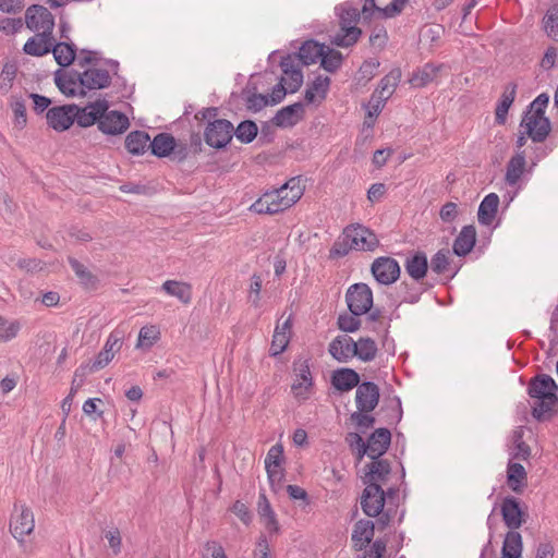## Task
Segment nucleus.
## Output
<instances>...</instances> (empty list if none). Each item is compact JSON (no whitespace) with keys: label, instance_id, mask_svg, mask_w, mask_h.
Returning <instances> with one entry per match:
<instances>
[{"label":"nucleus","instance_id":"nucleus-21","mask_svg":"<svg viewBox=\"0 0 558 558\" xmlns=\"http://www.w3.org/2000/svg\"><path fill=\"white\" fill-rule=\"evenodd\" d=\"M355 341L347 336H337L328 345L329 354L340 363H347L355 356Z\"/></svg>","mask_w":558,"mask_h":558},{"label":"nucleus","instance_id":"nucleus-10","mask_svg":"<svg viewBox=\"0 0 558 558\" xmlns=\"http://www.w3.org/2000/svg\"><path fill=\"white\" fill-rule=\"evenodd\" d=\"M343 235L356 251H374L379 245L377 235L368 228L356 225L344 229Z\"/></svg>","mask_w":558,"mask_h":558},{"label":"nucleus","instance_id":"nucleus-49","mask_svg":"<svg viewBox=\"0 0 558 558\" xmlns=\"http://www.w3.org/2000/svg\"><path fill=\"white\" fill-rule=\"evenodd\" d=\"M21 330V324L17 320L8 322L0 316V343L14 339Z\"/></svg>","mask_w":558,"mask_h":558},{"label":"nucleus","instance_id":"nucleus-6","mask_svg":"<svg viewBox=\"0 0 558 558\" xmlns=\"http://www.w3.org/2000/svg\"><path fill=\"white\" fill-rule=\"evenodd\" d=\"M53 28L54 25H48L41 27V32L37 33L35 36L40 40L45 46L52 48L50 52L53 53L56 62L62 66L66 68L71 65L75 58L77 48L73 43L68 41H59L56 43L53 37Z\"/></svg>","mask_w":558,"mask_h":558},{"label":"nucleus","instance_id":"nucleus-16","mask_svg":"<svg viewBox=\"0 0 558 558\" xmlns=\"http://www.w3.org/2000/svg\"><path fill=\"white\" fill-rule=\"evenodd\" d=\"M501 515L506 526L510 531H515L525 522L526 513L522 510L518 498L507 496L501 504Z\"/></svg>","mask_w":558,"mask_h":558},{"label":"nucleus","instance_id":"nucleus-26","mask_svg":"<svg viewBox=\"0 0 558 558\" xmlns=\"http://www.w3.org/2000/svg\"><path fill=\"white\" fill-rule=\"evenodd\" d=\"M375 533V522L371 520L361 519L359 520L353 527L352 532V542L354 543V548L356 550H362L368 545L374 537Z\"/></svg>","mask_w":558,"mask_h":558},{"label":"nucleus","instance_id":"nucleus-23","mask_svg":"<svg viewBox=\"0 0 558 558\" xmlns=\"http://www.w3.org/2000/svg\"><path fill=\"white\" fill-rule=\"evenodd\" d=\"M428 266L427 255L423 251H415L404 262L405 271L416 282L426 277Z\"/></svg>","mask_w":558,"mask_h":558},{"label":"nucleus","instance_id":"nucleus-27","mask_svg":"<svg viewBox=\"0 0 558 558\" xmlns=\"http://www.w3.org/2000/svg\"><path fill=\"white\" fill-rule=\"evenodd\" d=\"M517 88L518 85L513 82H510L505 86L495 109V121L497 124L502 125L506 123L508 111L515 99Z\"/></svg>","mask_w":558,"mask_h":558},{"label":"nucleus","instance_id":"nucleus-55","mask_svg":"<svg viewBox=\"0 0 558 558\" xmlns=\"http://www.w3.org/2000/svg\"><path fill=\"white\" fill-rule=\"evenodd\" d=\"M379 66V62L375 59L365 60L359 69V83L364 82L366 84L369 82L375 75L376 70Z\"/></svg>","mask_w":558,"mask_h":558},{"label":"nucleus","instance_id":"nucleus-32","mask_svg":"<svg viewBox=\"0 0 558 558\" xmlns=\"http://www.w3.org/2000/svg\"><path fill=\"white\" fill-rule=\"evenodd\" d=\"M324 48H326V45L319 44L315 39H308L302 44L295 57L300 59L303 65H311L320 59Z\"/></svg>","mask_w":558,"mask_h":558},{"label":"nucleus","instance_id":"nucleus-31","mask_svg":"<svg viewBox=\"0 0 558 558\" xmlns=\"http://www.w3.org/2000/svg\"><path fill=\"white\" fill-rule=\"evenodd\" d=\"M498 206L499 196L496 193L486 195L478 206V222L483 226H490L496 217Z\"/></svg>","mask_w":558,"mask_h":558},{"label":"nucleus","instance_id":"nucleus-13","mask_svg":"<svg viewBox=\"0 0 558 558\" xmlns=\"http://www.w3.org/2000/svg\"><path fill=\"white\" fill-rule=\"evenodd\" d=\"M74 109H76L75 104L48 109L46 113L48 125L57 132L69 130L75 122Z\"/></svg>","mask_w":558,"mask_h":558},{"label":"nucleus","instance_id":"nucleus-60","mask_svg":"<svg viewBox=\"0 0 558 558\" xmlns=\"http://www.w3.org/2000/svg\"><path fill=\"white\" fill-rule=\"evenodd\" d=\"M203 558H228L223 547L216 541L207 542L204 546Z\"/></svg>","mask_w":558,"mask_h":558},{"label":"nucleus","instance_id":"nucleus-62","mask_svg":"<svg viewBox=\"0 0 558 558\" xmlns=\"http://www.w3.org/2000/svg\"><path fill=\"white\" fill-rule=\"evenodd\" d=\"M23 27L21 17H4L0 21V31L10 35L17 33Z\"/></svg>","mask_w":558,"mask_h":558},{"label":"nucleus","instance_id":"nucleus-40","mask_svg":"<svg viewBox=\"0 0 558 558\" xmlns=\"http://www.w3.org/2000/svg\"><path fill=\"white\" fill-rule=\"evenodd\" d=\"M258 135V126L253 120L241 121L236 128H234L233 136L242 144L252 143Z\"/></svg>","mask_w":558,"mask_h":558},{"label":"nucleus","instance_id":"nucleus-5","mask_svg":"<svg viewBox=\"0 0 558 558\" xmlns=\"http://www.w3.org/2000/svg\"><path fill=\"white\" fill-rule=\"evenodd\" d=\"M336 10L339 11L340 32L331 38V44L342 48L351 47L362 35V29L356 26L360 19H363L362 10L352 7L349 2L342 3Z\"/></svg>","mask_w":558,"mask_h":558},{"label":"nucleus","instance_id":"nucleus-25","mask_svg":"<svg viewBox=\"0 0 558 558\" xmlns=\"http://www.w3.org/2000/svg\"><path fill=\"white\" fill-rule=\"evenodd\" d=\"M371 446V459L384 456L391 444V432L386 427L375 429L367 438Z\"/></svg>","mask_w":558,"mask_h":558},{"label":"nucleus","instance_id":"nucleus-42","mask_svg":"<svg viewBox=\"0 0 558 558\" xmlns=\"http://www.w3.org/2000/svg\"><path fill=\"white\" fill-rule=\"evenodd\" d=\"M10 107L14 113V125L22 130L27 124L26 105L21 96H11Z\"/></svg>","mask_w":558,"mask_h":558},{"label":"nucleus","instance_id":"nucleus-61","mask_svg":"<svg viewBox=\"0 0 558 558\" xmlns=\"http://www.w3.org/2000/svg\"><path fill=\"white\" fill-rule=\"evenodd\" d=\"M388 40L387 31L384 26L375 27L369 36L372 47L383 49Z\"/></svg>","mask_w":558,"mask_h":558},{"label":"nucleus","instance_id":"nucleus-17","mask_svg":"<svg viewBox=\"0 0 558 558\" xmlns=\"http://www.w3.org/2000/svg\"><path fill=\"white\" fill-rule=\"evenodd\" d=\"M111 76L108 70L88 68L83 71L82 87L85 96L89 90L105 89L111 85Z\"/></svg>","mask_w":558,"mask_h":558},{"label":"nucleus","instance_id":"nucleus-46","mask_svg":"<svg viewBox=\"0 0 558 558\" xmlns=\"http://www.w3.org/2000/svg\"><path fill=\"white\" fill-rule=\"evenodd\" d=\"M290 340V336L279 330V326L276 327L272 341L269 349L270 356H278L281 354L288 347Z\"/></svg>","mask_w":558,"mask_h":558},{"label":"nucleus","instance_id":"nucleus-57","mask_svg":"<svg viewBox=\"0 0 558 558\" xmlns=\"http://www.w3.org/2000/svg\"><path fill=\"white\" fill-rule=\"evenodd\" d=\"M157 339H158V331L156 330V328L154 326H150V327L145 326V327L141 328V330H140L137 347H140V345L150 347L151 344H154V342Z\"/></svg>","mask_w":558,"mask_h":558},{"label":"nucleus","instance_id":"nucleus-43","mask_svg":"<svg viewBox=\"0 0 558 558\" xmlns=\"http://www.w3.org/2000/svg\"><path fill=\"white\" fill-rule=\"evenodd\" d=\"M438 70L439 69L434 64L426 63L422 69H418L415 73H413L410 82L414 86H425L435 80Z\"/></svg>","mask_w":558,"mask_h":558},{"label":"nucleus","instance_id":"nucleus-45","mask_svg":"<svg viewBox=\"0 0 558 558\" xmlns=\"http://www.w3.org/2000/svg\"><path fill=\"white\" fill-rule=\"evenodd\" d=\"M398 293L401 302L414 304L418 302L422 291L414 283L402 281L398 287Z\"/></svg>","mask_w":558,"mask_h":558},{"label":"nucleus","instance_id":"nucleus-19","mask_svg":"<svg viewBox=\"0 0 558 558\" xmlns=\"http://www.w3.org/2000/svg\"><path fill=\"white\" fill-rule=\"evenodd\" d=\"M25 23L31 31L39 32L41 27L54 25V16L44 5L32 4L26 9Z\"/></svg>","mask_w":558,"mask_h":558},{"label":"nucleus","instance_id":"nucleus-8","mask_svg":"<svg viewBox=\"0 0 558 558\" xmlns=\"http://www.w3.org/2000/svg\"><path fill=\"white\" fill-rule=\"evenodd\" d=\"M345 302L350 313L364 315L373 307V292L366 283H354L347 290Z\"/></svg>","mask_w":558,"mask_h":558},{"label":"nucleus","instance_id":"nucleus-39","mask_svg":"<svg viewBox=\"0 0 558 558\" xmlns=\"http://www.w3.org/2000/svg\"><path fill=\"white\" fill-rule=\"evenodd\" d=\"M343 59L344 58L339 50L326 46V48H324L323 56L319 59L320 66L329 73H335L341 68Z\"/></svg>","mask_w":558,"mask_h":558},{"label":"nucleus","instance_id":"nucleus-47","mask_svg":"<svg viewBox=\"0 0 558 558\" xmlns=\"http://www.w3.org/2000/svg\"><path fill=\"white\" fill-rule=\"evenodd\" d=\"M360 316L352 313H342L338 316L337 326L341 331L355 332L361 327Z\"/></svg>","mask_w":558,"mask_h":558},{"label":"nucleus","instance_id":"nucleus-3","mask_svg":"<svg viewBox=\"0 0 558 558\" xmlns=\"http://www.w3.org/2000/svg\"><path fill=\"white\" fill-rule=\"evenodd\" d=\"M300 178H291L279 189L265 192L250 210L255 214L275 215L293 206L303 195Z\"/></svg>","mask_w":558,"mask_h":558},{"label":"nucleus","instance_id":"nucleus-4","mask_svg":"<svg viewBox=\"0 0 558 558\" xmlns=\"http://www.w3.org/2000/svg\"><path fill=\"white\" fill-rule=\"evenodd\" d=\"M548 104V94L542 93L523 112L520 128L525 129V134L534 143H543L551 132V122L549 118L545 116Z\"/></svg>","mask_w":558,"mask_h":558},{"label":"nucleus","instance_id":"nucleus-7","mask_svg":"<svg viewBox=\"0 0 558 558\" xmlns=\"http://www.w3.org/2000/svg\"><path fill=\"white\" fill-rule=\"evenodd\" d=\"M234 133L233 124L227 119H215L208 121L204 129L205 143L217 150L226 148L232 141Z\"/></svg>","mask_w":558,"mask_h":558},{"label":"nucleus","instance_id":"nucleus-48","mask_svg":"<svg viewBox=\"0 0 558 558\" xmlns=\"http://www.w3.org/2000/svg\"><path fill=\"white\" fill-rule=\"evenodd\" d=\"M371 412L356 410L350 415V421L355 424L356 428L361 433H365L366 429L372 428L375 425V417L369 414Z\"/></svg>","mask_w":558,"mask_h":558},{"label":"nucleus","instance_id":"nucleus-12","mask_svg":"<svg viewBox=\"0 0 558 558\" xmlns=\"http://www.w3.org/2000/svg\"><path fill=\"white\" fill-rule=\"evenodd\" d=\"M293 371L296 376V380L291 387L294 397L299 400H306L308 398V391L314 384L310 369V359L295 360L293 362Z\"/></svg>","mask_w":558,"mask_h":558},{"label":"nucleus","instance_id":"nucleus-30","mask_svg":"<svg viewBox=\"0 0 558 558\" xmlns=\"http://www.w3.org/2000/svg\"><path fill=\"white\" fill-rule=\"evenodd\" d=\"M68 262L77 277L80 284L88 291H94L98 288L99 279L96 275L87 269V267L82 264L76 258L69 256Z\"/></svg>","mask_w":558,"mask_h":558},{"label":"nucleus","instance_id":"nucleus-53","mask_svg":"<svg viewBox=\"0 0 558 558\" xmlns=\"http://www.w3.org/2000/svg\"><path fill=\"white\" fill-rule=\"evenodd\" d=\"M408 2L409 0H392L385 8H379L376 5V8H374V12H379L384 19H391L399 15Z\"/></svg>","mask_w":558,"mask_h":558},{"label":"nucleus","instance_id":"nucleus-15","mask_svg":"<svg viewBox=\"0 0 558 558\" xmlns=\"http://www.w3.org/2000/svg\"><path fill=\"white\" fill-rule=\"evenodd\" d=\"M380 399V389L373 381H362L356 387L355 404L361 411L372 412L378 405Z\"/></svg>","mask_w":558,"mask_h":558},{"label":"nucleus","instance_id":"nucleus-54","mask_svg":"<svg viewBox=\"0 0 558 558\" xmlns=\"http://www.w3.org/2000/svg\"><path fill=\"white\" fill-rule=\"evenodd\" d=\"M268 105H270L268 95L252 93L245 98L246 109L253 112H258Z\"/></svg>","mask_w":558,"mask_h":558},{"label":"nucleus","instance_id":"nucleus-52","mask_svg":"<svg viewBox=\"0 0 558 558\" xmlns=\"http://www.w3.org/2000/svg\"><path fill=\"white\" fill-rule=\"evenodd\" d=\"M450 265L449 262V251L448 250H439L430 260V269L433 272L437 275L444 274Z\"/></svg>","mask_w":558,"mask_h":558},{"label":"nucleus","instance_id":"nucleus-29","mask_svg":"<svg viewBox=\"0 0 558 558\" xmlns=\"http://www.w3.org/2000/svg\"><path fill=\"white\" fill-rule=\"evenodd\" d=\"M177 148V141L170 133H158L149 142V149L151 155L158 158L169 157Z\"/></svg>","mask_w":558,"mask_h":558},{"label":"nucleus","instance_id":"nucleus-24","mask_svg":"<svg viewBox=\"0 0 558 558\" xmlns=\"http://www.w3.org/2000/svg\"><path fill=\"white\" fill-rule=\"evenodd\" d=\"M476 229L473 225L464 226L453 241L452 252L459 257H464L475 246Z\"/></svg>","mask_w":558,"mask_h":558},{"label":"nucleus","instance_id":"nucleus-33","mask_svg":"<svg viewBox=\"0 0 558 558\" xmlns=\"http://www.w3.org/2000/svg\"><path fill=\"white\" fill-rule=\"evenodd\" d=\"M401 78V71L400 69H393L391 70L387 75H385L379 84L378 87L375 89V92L372 95V99L375 98L381 99V100H388L390 96L392 95L395 87L399 84Z\"/></svg>","mask_w":558,"mask_h":558},{"label":"nucleus","instance_id":"nucleus-63","mask_svg":"<svg viewBox=\"0 0 558 558\" xmlns=\"http://www.w3.org/2000/svg\"><path fill=\"white\" fill-rule=\"evenodd\" d=\"M330 77L317 75L313 83L308 85L315 93H318L322 99L326 98L330 85Z\"/></svg>","mask_w":558,"mask_h":558},{"label":"nucleus","instance_id":"nucleus-22","mask_svg":"<svg viewBox=\"0 0 558 558\" xmlns=\"http://www.w3.org/2000/svg\"><path fill=\"white\" fill-rule=\"evenodd\" d=\"M330 381L336 390L348 392L360 385L361 377L355 369L341 367L332 372Z\"/></svg>","mask_w":558,"mask_h":558},{"label":"nucleus","instance_id":"nucleus-1","mask_svg":"<svg viewBox=\"0 0 558 558\" xmlns=\"http://www.w3.org/2000/svg\"><path fill=\"white\" fill-rule=\"evenodd\" d=\"M365 465V474L362 478L366 487L361 495V508L365 515H375L385 506L384 489L379 482H385L391 472L390 462L386 459H372Z\"/></svg>","mask_w":558,"mask_h":558},{"label":"nucleus","instance_id":"nucleus-35","mask_svg":"<svg viewBox=\"0 0 558 558\" xmlns=\"http://www.w3.org/2000/svg\"><path fill=\"white\" fill-rule=\"evenodd\" d=\"M522 536L517 531H509L505 535L501 557L502 558H521L522 554Z\"/></svg>","mask_w":558,"mask_h":558},{"label":"nucleus","instance_id":"nucleus-20","mask_svg":"<svg viewBox=\"0 0 558 558\" xmlns=\"http://www.w3.org/2000/svg\"><path fill=\"white\" fill-rule=\"evenodd\" d=\"M304 105L301 101L286 106L277 111L271 123L278 128H292L303 119Z\"/></svg>","mask_w":558,"mask_h":558},{"label":"nucleus","instance_id":"nucleus-59","mask_svg":"<svg viewBox=\"0 0 558 558\" xmlns=\"http://www.w3.org/2000/svg\"><path fill=\"white\" fill-rule=\"evenodd\" d=\"M262 277L257 274H254L252 277H251V284H250V300L252 302V304L255 306V307H258L259 306V300H260V290H262Z\"/></svg>","mask_w":558,"mask_h":558},{"label":"nucleus","instance_id":"nucleus-18","mask_svg":"<svg viewBox=\"0 0 558 558\" xmlns=\"http://www.w3.org/2000/svg\"><path fill=\"white\" fill-rule=\"evenodd\" d=\"M35 521L34 514L26 506L21 507V512L12 517L10 523L11 534L19 542H23L24 536L31 534L34 531Z\"/></svg>","mask_w":558,"mask_h":558},{"label":"nucleus","instance_id":"nucleus-2","mask_svg":"<svg viewBox=\"0 0 558 558\" xmlns=\"http://www.w3.org/2000/svg\"><path fill=\"white\" fill-rule=\"evenodd\" d=\"M558 385L547 374H539L530 379L527 395L534 400L532 416L538 422L551 420L558 412Z\"/></svg>","mask_w":558,"mask_h":558},{"label":"nucleus","instance_id":"nucleus-14","mask_svg":"<svg viewBox=\"0 0 558 558\" xmlns=\"http://www.w3.org/2000/svg\"><path fill=\"white\" fill-rule=\"evenodd\" d=\"M130 128L129 118L121 111L109 110L101 116L98 130L111 136L123 134Z\"/></svg>","mask_w":558,"mask_h":558},{"label":"nucleus","instance_id":"nucleus-38","mask_svg":"<svg viewBox=\"0 0 558 558\" xmlns=\"http://www.w3.org/2000/svg\"><path fill=\"white\" fill-rule=\"evenodd\" d=\"M354 353L355 356L363 362H371L377 355V344L374 339L369 337H362L355 341Z\"/></svg>","mask_w":558,"mask_h":558},{"label":"nucleus","instance_id":"nucleus-50","mask_svg":"<svg viewBox=\"0 0 558 558\" xmlns=\"http://www.w3.org/2000/svg\"><path fill=\"white\" fill-rule=\"evenodd\" d=\"M52 48L45 46L36 36L28 38L24 44L23 51L33 57H43L50 53Z\"/></svg>","mask_w":558,"mask_h":558},{"label":"nucleus","instance_id":"nucleus-11","mask_svg":"<svg viewBox=\"0 0 558 558\" xmlns=\"http://www.w3.org/2000/svg\"><path fill=\"white\" fill-rule=\"evenodd\" d=\"M371 271L378 283L389 286L399 279L401 268L395 258L381 256L373 262Z\"/></svg>","mask_w":558,"mask_h":558},{"label":"nucleus","instance_id":"nucleus-37","mask_svg":"<svg viewBox=\"0 0 558 558\" xmlns=\"http://www.w3.org/2000/svg\"><path fill=\"white\" fill-rule=\"evenodd\" d=\"M525 168L524 153H518L507 163L506 182L509 185H515L523 174Z\"/></svg>","mask_w":558,"mask_h":558},{"label":"nucleus","instance_id":"nucleus-34","mask_svg":"<svg viewBox=\"0 0 558 558\" xmlns=\"http://www.w3.org/2000/svg\"><path fill=\"white\" fill-rule=\"evenodd\" d=\"M150 137L145 131H132L125 137L126 150L135 156H141L149 149Z\"/></svg>","mask_w":558,"mask_h":558},{"label":"nucleus","instance_id":"nucleus-64","mask_svg":"<svg viewBox=\"0 0 558 558\" xmlns=\"http://www.w3.org/2000/svg\"><path fill=\"white\" fill-rule=\"evenodd\" d=\"M545 31L555 40H558V10L546 15Z\"/></svg>","mask_w":558,"mask_h":558},{"label":"nucleus","instance_id":"nucleus-41","mask_svg":"<svg viewBox=\"0 0 558 558\" xmlns=\"http://www.w3.org/2000/svg\"><path fill=\"white\" fill-rule=\"evenodd\" d=\"M54 83L59 90L66 97H85V92L81 89L75 81L62 76V70L59 69L54 72Z\"/></svg>","mask_w":558,"mask_h":558},{"label":"nucleus","instance_id":"nucleus-56","mask_svg":"<svg viewBox=\"0 0 558 558\" xmlns=\"http://www.w3.org/2000/svg\"><path fill=\"white\" fill-rule=\"evenodd\" d=\"M353 247L350 245L349 239H345V235L343 236V240L336 241L331 248L329 250V258L330 259H337L345 256Z\"/></svg>","mask_w":558,"mask_h":558},{"label":"nucleus","instance_id":"nucleus-51","mask_svg":"<svg viewBox=\"0 0 558 558\" xmlns=\"http://www.w3.org/2000/svg\"><path fill=\"white\" fill-rule=\"evenodd\" d=\"M284 461L283 447L281 444L274 445L265 458V468H281Z\"/></svg>","mask_w":558,"mask_h":558},{"label":"nucleus","instance_id":"nucleus-58","mask_svg":"<svg viewBox=\"0 0 558 558\" xmlns=\"http://www.w3.org/2000/svg\"><path fill=\"white\" fill-rule=\"evenodd\" d=\"M393 515H395V510L390 507L385 509V506H384L380 512H378L375 515H368V517L377 518V520L375 522V527L377 526L379 531H384L390 524Z\"/></svg>","mask_w":558,"mask_h":558},{"label":"nucleus","instance_id":"nucleus-28","mask_svg":"<svg viewBox=\"0 0 558 558\" xmlns=\"http://www.w3.org/2000/svg\"><path fill=\"white\" fill-rule=\"evenodd\" d=\"M507 485L515 493L521 494L527 485V474L521 463L512 462L507 465Z\"/></svg>","mask_w":558,"mask_h":558},{"label":"nucleus","instance_id":"nucleus-36","mask_svg":"<svg viewBox=\"0 0 558 558\" xmlns=\"http://www.w3.org/2000/svg\"><path fill=\"white\" fill-rule=\"evenodd\" d=\"M161 289L167 294L178 298L184 304L192 301V286L187 282L167 280L162 283Z\"/></svg>","mask_w":558,"mask_h":558},{"label":"nucleus","instance_id":"nucleus-44","mask_svg":"<svg viewBox=\"0 0 558 558\" xmlns=\"http://www.w3.org/2000/svg\"><path fill=\"white\" fill-rule=\"evenodd\" d=\"M17 66L14 63L7 62L0 74V93L5 95L12 88L13 81L16 76Z\"/></svg>","mask_w":558,"mask_h":558},{"label":"nucleus","instance_id":"nucleus-9","mask_svg":"<svg viewBox=\"0 0 558 558\" xmlns=\"http://www.w3.org/2000/svg\"><path fill=\"white\" fill-rule=\"evenodd\" d=\"M110 104L106 98H99L88 102L85 107L76 105L74 109L75 122L81 128H89L94 124L99 125L101 116L109 109Z\"/></svg>","mask_w":558,"mask_h":558}]
</instances>
